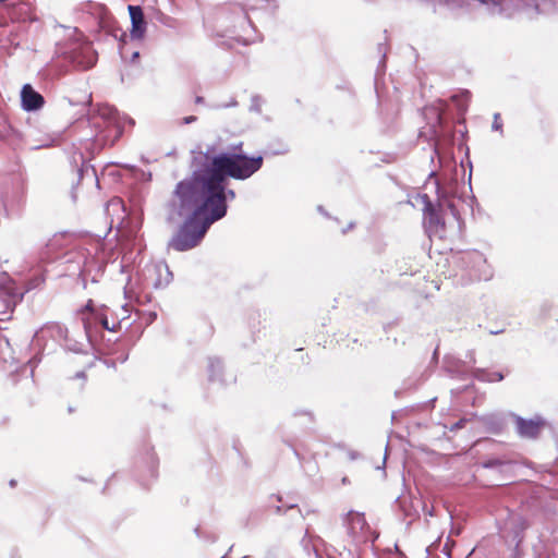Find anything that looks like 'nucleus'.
<instances>
[{
	"label": "nucleus",
	"mask_w": 558,
	"mask_h": 558,
	"mask_svg": "<svg viewBox=\"0 0 558 558\" xmlns=\"http://www.w3.org/2000/svg\"><path fill=\"white\" fill-rule=\"evenodd\" d=\"M203 102H204V98H203L202 96H197V97L195 98V104H197V105H198V104H203Z\"/></svg>",
	"instance_id": "obj_16"
},
{
	"label": "nucleus",
	"mask_w": 558,
	"mask_h": 558,
	"mask_svg": "<svg viewBox=\"0 0 558 558\" xmlns=\"http://www.w3.org/2000/svg\"><path fill=\"white\" fill-rule=\"evenodd\" d=\"M518 433L522 437L536 438L545 426V422L541 417L524 420L522 417L515 418Z\"/></svg>",
	"instance_id": "obj_5"
},
{
	"label": "nucleus",
	"mask_w": 558,
	"mask_h": 558,
	"mask_svg": "<svg viewBox=\"0 0 558 558\" xmlns=\"http://www.w3.org/2000/svg\"><path fill=\"white\" fill-rule=\"evenodd\" d=\"M501 464H502V462H501V461H499V460H492V461H487V462H485L483 465H484L485 468H488V466L501 465Z\"/></svg>",
	"instance_id": "obj_11"
},
{
	"label": "nucleus",
	"mask_w": 558,
	"mask_h": 558,
	"mask_svg": "<svg viewBox=\"0 0 558 558\" xmlns=\"http://www.w3.org/2000/svg\"><path fill=\"white\" fill-rule=\"evenodd\" d=\"M470 100L471 93L469 90L463 89L456 94V117L468 109Z\"/></svg>",
	"instance_id": "obj_9"
},
{
	"label": "nucleus",
	"mask_w": 558,
	"mask_h": 558,
	"mask_svg": "<svg viewBox=\"0 0 558 558\" xmlns=\"http://www.w3.org/2000/svg\"><path fill=\"white\" fill-rule=\"evenodd\" d=\"M133 57H134V58H137V57H138V52H134V53H133Z\"/></svg>",
	"instance_id": "obj_19"
},
{
	"label": "nucleus",
	"mask_w": 558,
	"mask_h": 558,
	"mask_svg": "<svg viewBox=\"0 0 558 558\" xmlns=\"http://www.w3.org/2000/svg\"><path fill=\"white\" fill-rule=\"evenodd\" d=\"M121 204H122V201H121L120 198H113V199H111V201H110V203H109V205H110V206H114V205H116V206H119V205H121Z\"/></svg>",
	"instance_id": "obj_13"
},
{
	"label": "nucleus",
	"mask_w": 558,
	"mask_h": 558,
	"mask_svg": "<svg viewBox=\"0 0 558 558\" xmlns=\"http://www.w3.org/2000/svg\"><path fill=\"white\" fill-rule=\"evenodd\" d=\"M129 12L132 22L131 36L133 38H142L146 31L143 10L138 5H129Z\"/></svg>",
	"instance_id": "obj_7"
},
{
	"label": "nucleus",
	"mask_w": 558,
	"mask_h": 558,
	"mask_svg": "<svg viewBox=\"0 0 558 558\" xmlns=\"http://www.w3.org/2000/svg\"><path fill=\"white\" fill-rule=\"evenodd\" d=\"M347 525L349 534L359 542L374 538V533L363 513L350 511L347 515Z\"/></svg>",
	"instance_id": "obj_4"
},
{
	"label": "nucleus",
	"mask_w": 558,
	"mask_h": 558,
	"mask_svg": "<svg viewBox=\"0 0 558 558\" xmlns=\"http://www.w3.org/2000/svg\"><path fill=\"white\" fill-rule=\"evenodd\" d=\"M492 128L494 131L502 133L504 123H502L501 114L499 112L494 114Z\"/></svg>",
	"instance_id": "obj_10"
},
{
	"label": "nucleus",
	"mask_w": 558,
	"mask_h": 558,
	"mask_svg": "<svg viewBox=\"0 0 558 558\" xmlns=\"http://www.w3.org/2000/svg\"><path fill=\"white\" fill-rule=\"evenodd\" d=\"M100 322H101V325L104 326V328L109 329L107 318L102 317Z\"/></svg>",
	"instance_id": "obj_15"
},
{
	"label": "nucleus",
	"mask_w": 558,
	"mask_h": 558,
	"mask_svg": "<svg viewBox=\"0 0 558 558\" xmlns=\"http://www.w3.org/2000/svg\"><path fill=\"white\" fill-rule=\"evenodd\" d=\"M21 98L23 108L27 111L38 110L45 104L44 97L34 90L29 84L23 86Z\"/></svg>",
	"instance_id": "obj_6"
},
{
	"label": "nucleus",
	"mask_w": 558,
	"mask_h": 558,
	"mask_svg": "<svg viewBox=\"0 0 558 558\" xmlns=\"http://www.w3.org/2000/svg\"><path fill=\"white\" fill-rule=\"evenodd\" d=\"M81 315L84 328L87 332H89L93 329L94 325H96L98 319L97 315L92 310V300L88 301L85 308L82 311Z\"/></svg>",
	"instance_id": "obj_8"
},
{
	"label": "nucleus",
	"mask_w": 558,
	"mask_h": 558,
	"mask_svg": "<svg viewBox=\"0 0 558 558\" xmlns=\"http://www.w3.org/2000/svg\"><path fill=\"white\" fill-rule=\"evenodd\" d=\"M444 551L448 555V557L451 556V547L449 546L448 543L445 544Z\"/></svg>",
	"instance_id": "obj_14"
},
{
	"label": "nucleus",
	"mask_w": 558,
	"mask_h": 558,
	"mask_svg": "<svg viewBox=\"0 0 558 558\" xmlns=\"http://www.w3.org/2000/svg\"><path fill=\"white\" fill-rule=\"evenodd\" d=\"M194 121H196V117L195 116H189V117H185L183 119V123H185V124L192 123Z\"/></svg>",
	"instance_id": "obj_12"
},
{
	"label": "nucleus",
	"mask_w": 558,
	"mask_h": 558,
	"mask_svg": "<svg viewBox=\"0 0 558 558\" xmlns=\"http://www.w3.org/2000/svg\"><path fill=\"white\" fill-rule=\"evenodd\" d=\"M472 256H474L476 259L481 260L482 259V255L478 253V252H474L471 254Z\"/></svg>",
	"instance_id": "obj_17"
},
{
	"label": "nucleus",
	"mask_w": 558,
	"mask_h": 558,
	"mask_svg": "<svg viewBox=\"0 0 558 558\" xmlns=\"http://www.w3.org/2000/svg\"><path fill=\"white\" fill-rule=\"evenodd\" d=\"M264 163L263 156L250 157L242 153V144L232 153L214 154V148L199 153L193 158L191 177L177 184V194L184 206L201 204L216 221L228 210V199L235 198V192L227 189L228 178L246 180Z\"/></svg>",
	"instance_id": "obj_1"
},
{
	"label": "nucleus",
	"mask_w": 558,
	"mask_h": 558,
	"mask_svg": "<svg viewBox=\"0 0 558 558\" xmlns=\"http://www.w3.org/2000/svg\"><path fill=\"white\" fill-rule=\"evenodd\" d=\"M417 199L424 205V225L429 235L442 238L445 233V221L440 209H437L426 194L420 195Z\"/></svg>",
	"instance_id": "obj_3"
},
{
	"label": "nucleus",
	"mask_w": 558,
	"mask_h": 558,
	"mask_svg": "<svg viewBox=\"0 0 558 558\" xmlns=\"http://www.w3.org/2000/svg\"><path fill=\"white\" fill-rule=\"evenodd\" d=\"M504 377L501 374H498V380H501Z\"/></svg>",
	"instance_id": "obj_18"
},
{
	"label": "nucleus",
	"mask_w": 558,
	"mask_h": 558,
	"mask_svg": "<svg viewBox=\"0 0 558 558\" xmlns=\"http://www.w3.org/2000/svg\"><path fill=\"white\" fill-rule=\"evenodd\" d=\"M173 203L180 215L191 211L169 243L173 250L184 252L197 246L216 220L207 214L206 209L201 208V204L184 206L177 194V187L173 191Z\"/></svg>",
	"instance_id": "obj_2"
}]
</instances>
